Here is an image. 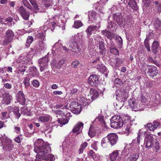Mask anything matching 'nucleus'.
I'll return each mask as SVG.
<instances>
[{"label":"nucleus","mask_w":161,"mask_h":161,"mask_svg":"<svg viewBox=\"0 0 161 161\" xmlns=\"http://www.w3.org/2000/svg\"><path fill=\"white\" fill-rule=\"evenodd\" d=\"M139 157L138 153L128 154L126 158L127 161H136Z\"/></svg>","instance_id":"19"},{"label":"nucleus","mask_w":161,"mask_h":161,"mask_svg":"<svg viewBox=\"0 0 161 161\" xmlns=\"http://www.w3.org/2000/svg\"><path fill=\"white\" fill-rule=\"evenodd\" d=\"M33 41V37L31 36H29L28 37L26 41V44H25L26 47H30V44Z\"/></svg>","instance_id":"45"},{"label":"nucleus","mask_w":161,"mask_h":161,"mask_svg":"<svg viewBox=\"0 0 161 161\" xmlns=\"http://www.w3.org/2000/svg\"><path fill=\"white\" fill-rule=\"evenodd\" d=\"M30 78L28 76H26L24 78L23 83L24 84L25 88H27V87L30 85Z\"/></svg>","instance_id":"33"},{"label":"nucleus","mask_w":161,"mask_h":161,"mask_svg":"<svg viewBox=\"0 0 161 161\" xmlns=\"http://www.w3.org/2000/svg\"><path fill=\"white\" fill-rule=\"evenodd\" d=\"M147 73L149 75L154 77L157 75L158 73V70L156 66H149L148 67Z\"/></svg>","instance_id":"16"},{"label":"nucleus","mask_w":161,"mask_h":161,"mask_svg":"<svg viewBox=\"0 0 161 161\" xmlns=\"http://www.w3.org/2000/svg\"><path fill=\"white\" fill-rule=\"evenodd\" d=\"M19 109L17 108H15L13 109V112L14 113L15 117L16 119H18L21 116L20 114L19 113Z\"/></svg>","instance_id":"36"},{"label":"nucleus","mask_w":161,"mask_h":161,"mask_svg":"<svg viewBox=\"0 0 161 161\" xmlns=\"http://www.w3.org/2000/svg\"><path fill=\"white\" fill-rule=\"evenodd\" d=\"M37 37L39 39L43 41H45V31H44L43 32L39 33L37 34Z\"/></svg>","instance_id":"38"},{"label":"nucleus","mask_w":161,"mask_h":161,"mask_svg":"<svg viewBox=\"0 0 161 161\" xmlns=\"http://www.w3.org/2000/svg\"><path fill=\"white\" fill-rule=\"evenodd\" d=\"M3 98L2 100V103L3 104H9L12 100V96L9 93H6L3 95Z\"/></svg>","instance_id":"17"},{"label":"nucleus","mask_w":161,"mask_h":161,"mask_svg":"<svg viewBox=\"0 0 161 161\" xmlns=\"http://www.w3.org/2000/svg\"><path fill=\"white\" fill-rule=\"evenodd\" d=\"M108 24L107 26L108 29L112 31H114L116 27V24L111 21H110V22L108 21Z\"/></svg>","instance_id":"34"},{"label":"nucleus","mask_w":161,"mask_h":161,"mask_svg":"<svg viewBox=\"0 0 161 161\" xmlns=\"http://www.w3.org/2000/svg\"><path fill=\"white\" fill-rule=\"evenodd\" d=\"M154 138L153 136L151 134L147 135L144 139L145 147L148 149H149L153 145Z\"/></svg>","instance_id":"8"},{"label":"nucleus","mask_w":161,"mask_h":161,"mask_svg":"<svg viewBox=\"0 0 161 161\" xmlns=\"http://www.w3.org/2000/svg\"><path fill=\"white\" fill-rule=\"evenodd\" d=\"M96 13L94 11H92L89 15V20L88 22L89 23H91L95 20L96 18Z\"/></svg>","instance_id":"26"},{"label":"nucleus","mask_w":161,"mask_h":161,"mask_svg":"<svg viewBox=\"0 0 161 161\" xmlns=\"http://www.w3.org/2000/svg\"><path fill=\"white\" fill-rule=\"evenodd\" d=\"M108 50L110 52L114 55H117L119 54V52L118 49L115 47L114 44H110L108 45Z\"/></svg>","instance_id":"18"},{"label":"nucleus","mask_w":161,"mask_h":161,"mask_svg":"<svg viewBox=\"0 0 161 161\" xmlns=\"http://www.w3.org/2000/svg\"><path fill=\"white\" fill-rule=\"evenodd\" d=\"M109 142L107 137H104L102 140L101 145L103 148H106L108 146Z\"/></svg>","instance_id":"28"},{"label":"nucleus","mask_w":161,"mask_h":161,"mask_svg":"<svg viewBox=\"0 0 161 161\" xmlns=\"http://www.w3.org/2000/svg\"><path fill=\"white\" fill-rule=\"evenodd\" d=\"M30 70L31 72H33L35 74V75H37V74L38 73V69L35 66L30 67Z\"/></svg>","instance_id":"56"},{"label":"nucleus","mask_w":161,"mask_h":161,"mask_svg":"<svg viewBox=\"0 0 161 161\" xmlns=\"http://www.w3.org/2000/svg\"><path fill=\"white\" fill-rule=\"evenodd\" d=\"M117 42L119 44V47H121L123 43V41L122 38L120 36H118L117 37Z\"/></svg>","instance_id":"57"},{"label":"nucleus","mask_w":161,"mask_h":161,"mask_svg":"<svg viewBox=\"0 0 161 161\" xmlns=\"http://www.w3.org/2000/svg\"><path fill=\"white\" fill-rule=\"evenodd\" d=\"M30 2L35 9H38V6L35 0H31Z\"/></svg>","instance_id":"53"},{"label":"nucleus","mask_w":161,"mask_h":161,"mask_svg":"<svg viewBox=\"0 0 161 161\" xmlns=\"http://www.w3.org/2000/svg\"><path fill=\"white\" fill-rule=\"evenodd\" d=\"M18 11L23 19L26 20H28L30 15V13L27 11L22 6L18 8Z\"/></svg>","instance_id":"11"},{"label":"nucleus","mask_w":161,"mask_h":161,"mask_svg":"<svg viewBox=\"0 0 161 161\" xmlns=\"http://www.w3.org/2000/svg\"><path fill=\"white\" fill-rule=\"evenodd\" d=\"M94 41L96 44L99 45L100 52L103 53L104 51V45L103 42V39L99 35H96L94 36Z\"/></svg>","instance_id":"6"},{"label":"nucleus","mask_w":161,"mask_h":161,"mask_svg":"<svg viewBox=\"0 0 161 161\" xmlns=\"http://www.w3.org/2000/svg\"><path fill=\"white\" fill-rule=\"evenodd\" d=\"M147 126L148 130L151 131H153L156 129L153 125V124H147Z\"/></svg>","instance_id":"52"},{"label":"nucleus","mask_w":161,"mask_h":161,"mask_svg":"<svg viewBox=\"0 0 161 161\" xmlns=\"http://www.w3.org/2000/svg\"><path fill=\"white\" fill-rule=\"evenodd\" d=\"M110 125L112 127L117 129L123 125L122 119L119 116L114 115L110 119Z\"/></svg>","instance_id":"4"},{"label":"nucleus","mask_w":161,"mask_h":161,"mask_svg":"<svg viewBox=\"0 0 161 161\" xmlns=\"http://www.w3.org/2000/svg\"><path fill=\"white\" fill-rule=\"evenodd\" d=\"M32 84L34 87L36 88L38 87L40 85L39 81L36 80H33L32 81Z\"/></svg>","instance_id":"54"},{"label":"nucleus","mask_w":161,"mask_h":161,"mask_svg":"<svg viewBox=\"0 0 161 161\" xmlns=\"http://www.w3.org/2000/svg\"><path fill=\"white\" fill-rule=\"evenodd\" d=\"M129 104L132 110L135 111L143 110L144 108V105L140 103L139 100L135 98L130 99Z\"/></svg>","instance_id":"3"},{"label":"nucleus","mask_w":161,"mask_h":161,"mask_svg":"<svg viewBox=\"0 0 161 161\" xmlns=\"http://www.w3.org/2000/svg\"><path fill=\"white\" fill-rule=\"evenodd\" d=\"M96 122H99L101 124L102 126L104 128V129H107L108 127L106 125L105 122L103 119V117L102 115H99L95 119Z\"/></svg>","instance_id":"21"},{"label":"nucleus","mask_w":161,"mask_h":161,"mask_svg":"<svg viewBox=\"0 0 161 161\" xmlns=\"http://www.w3.org/2000/svg\"><path fill=\"white\" fill-rule=\"evenodd\" d=\"M48 56H46L45 57L39 59L38 63L39 64H41V63L42 64L48 65Z\"/></svg>","instance_id":"29"},{"label":"nucleus","mask_w":161,"mask_h":161,"mask_svg":"<svg viewBox=\"0 0 161 161\" xmlns=\"http://www.w3.org/2000/svg\"><path fill=\"white\" fill-rule=\"evenodd\" d=\"M5 39L3 40V44L7 45L13 39L14 36V32L11 30H8L6 32Z\"/></svg>","instance_id":"9"},{"label":"nucleus","mask_w":161,"mask_h":161,"mask_svg":"<svg viewBox=\"0 0 161 161\" xmlns=\"http://www.w3.org/2000/svg\"><path fill=\"white\" fill-rule=\"evenodd\" d=\"M97 62V65L96 66V68L100 71V70L102 68V66H103V64H102L99 61V58H97L95 60H94L93 62V63H94Z\"/></svg>","instance_id":"41"},{"label":"nucleus","mask_w":161,"mask_h":161,"mask_svg":"<svg viewBox=\"0 0 161 161\" xmlns=\"http://www.w3.org/2000/svg\"><path fill=\"white\" fill-rule=\"evenodd\" d=\"M115 61L116 62L115 65L116 66H118L122 63V60L118 58H115Z\"/></svg>","instance_id":"61"},{"label":"nucleus","mask_w":161,"mask_h":161,"mask_svg":"<svg viewBox=\"0 0 161 161\" xmlns=\"http://www.w3.org/2000/svg\"><path fill=\"white\" fill-rule=\"evenodd\" d=\"M98 92L96 90L91 88L88 96L89 97H90L92 100H93L96 99L98 97Z\"/></svg>","instance_id":"20"},{"label":"nucleus","mask_w":161,"mask_h":161,"mask_svg":"<svg viewBox=\"0 0 161 161\" xmlns=\"http://www.w3.org/2000/svg\"><path fill=\"white\" fill-rule=\"evenodd\" d=\"M69 109L71 111L76 114H79L80 112V106L77 103L73 102L70 103Z\"/></svg>","instance_id":"7"},{"label":"nucleus","mask_w":161,"mask_h":161,"mask_svg":"<svg viewBox=\"0 0 161 161\" xmlns=\"http://www.w3.org/2000/svg\"><path fill=\"white\" fill-rule=\"evenodd\" d=\"M100 70V71L103 73H105V74H106L108 72V70L107 69L106 67L104 65L102 66V68Z\"/></svg>","instance_id":"60"},{"label":"nucleus","mask_w":161,"mask_h":161,"mask_svg":"<svg viewBox=\"0 0 161 161\" xmlns=\"http://www.w3.org/2000/svg\"><path fill=\"white\" fill-rule=\"evenodd\" d=\"M128 5L134 10H136L137 9V4L135 0H130L128 3Z\"/></svg>","instance_id":"31"},{"label":"nucleus","mask_w":161,"mask_h":161,"mask_svg":"<svg viewBox=\"0 0 161 161\" xmlns=\"http://www.w3.org/2000/svg\"><path fill=\"white\" fill-rule=\"evenodd\" d=\"M119 155L118 150H115L114 151L110 154V160L111 161H115L117 158L118 157Z\"/></svg>","instance_id":"24"},{"label":"nucleus","mask_w":161,"mask_h":161,"mask_svg":"<svg viewBox=\"0 0 161 161\" xmlns=\"http://www.w3.org/2000/svg\"><path fill=\"white\" fill-rule=\"evenodd\" d=\"M53 0H43L42 3L45 7L48 8L52 5Z\"/></svg>","instance_id":"37"},{"label":"nucleus","mask_w":161,"mask_h":161,"mask_svg":"<svg viewBox=\"0 0 161 161\" xmlns=\"http://www.w3.org/2000/svg\"><path fill=\"white\" fill-rule=\"evenodd\" d=\"M96 132L94 128L92 126H91L89 130L88 134L91 138L93 137L95 135Z\"/></svg>","instance_id":"30"},{"label":"nucleus","mask_w":161,"mask_h":161,"mask_svg":"<svg viewBox=\"0 0 161 161\" xmlns=\"http://www.w3.org/2000/svg\"><path fill=\"white\" fill-rule=\"evenodd\" d=\"M157 101H161V92H158L156 95Z\"/></svg>","instance_id":"64"},{"label":"nucleus","mask_w":161,"mask_h":161,"mask_svg":"<svg viewBox=\"0 0 161 161\" xmlns=\"http://www.w3.org/2000/svg\"><path fill=\"white\" fill-rule=\"evenodd\" d=\"M153 123L154 126L156 129L161 124V118L160 119H158L154 120Z\"/></svg>","instance_id":"48"},{"label":"nucleus","mask_w":161,"mask_h":161,"mask_svg":"<svg viewBox=\"0 0 161 161\" xmlns=\"http://www.w3.org/2000/svg\"><path fill=\"white\" fill-rule=\"evenodd\" d=\"M83 95L81 94V108L85 109L90 103L89 98L86 97V95L83 93Z\"/></svg>","instance_id":"12"},{"label":"nucleus","mask_w":161,"mask_h":161,"mask_svg":"<svg viewBox=\"0 0 161 161\" xmlns=\"http://www.w3.org/2000/svg\"><path fill=\"white\" fill-rule=\"evenodd\" d=\"M122 126L123 127V130L125 133H128L130 132L131 126L129 123H126L123 124V125Z\"/></svg>","instance_id":"35"},{"label":"nucleus","mask_w":161,"mask_h":161,"mask_svg":"<svg viewBox=\"0 0 161 161\" xmlns=\"http://www.w3.org/2000/svg\"><path fill=\"white\" fill-rule=\"evenodd\" d=\"M74 40L77 45L80 44V33H78L74 36Z\"/></svg>","instance_id":"47"},{"label":"nucleus","mask_w":161,"mask_h":161,"mask_svg":"<svg viewBox=\"0 0 161 161\" xmlns=\"http://www.w3.org/2000/svg\"><path fill=\"white\" fill-rule=\"evenodd\" d=\"M139 100H140V101H139L140 103L141 102L142 103H145L146 101V99L145 97L142 95L141 96V97L139 98Z\"/></svg>","instance_id":"62"},{"label":"nucleus","mask_w":161,"mask_h":161,"mask_svg":"<svg viewBox=\"0 0 161 161\" xmlns=\"http://www.w3.org/2000/svg\"><path fill=\"white\" fill-rule=\"evenodd\" d=\"M102 33L103 35L106 36L107 37L110 39H111L112 38V36L110 35V32L108 31L103 30L102 31Z\"/></svg>","instance_id":"49"},{"label":"nucleus","mask_w":161,"mask_h":161,"mask_svg":"<svg viewBox=\"0 0 161 161\" xmlns=\"http://www.w3.org/2000/svg\"><path fill=\"white\" fill-rule=\"evenodd\" d=\"M99 81L98 76L95 75H92L89 78L88 82L90 85L95 86L98 83Z\"/></svg>","instance_id":"14"},{"label":"nucleus","mask_w":161,"mask_h":161,"mask_svg":"<svg viewBox=\"0 0 161 161\" xmlns=\"http://www.w3.org/2000/svg\"><path fill=\"white\" fill-rule=\"evenodd\" d=\"M114 83L116 84L121 85L123 84V82L120 79L117 78L115 79V80L114 81Z\"/></svg>","instance_id":"63"},{"label":"nucleus","mask_w":161,"mask_h":161,"mask_svg":"<svg viewBox=\"0 0 161 161\" xmlns=\"http://www.w3.org/2000/svg\"><path fill=\"white\" fill-rule=\"evenodd\" d=\"M22 2L25 6L30 10L32 11L33 9L32 7L27 0H22Z\"/></svg>","instance_id":"39"},{"label":"nucleus","mask_w":161,"mask_h":161,"mask_svg":"<svg viewBox=\"0 0 161 161\" xmlns=\"http://www.w3.org/2000/svg\"><path fill=\"white\" fill-rule=\"evenodd\" d=\"M55 113L56 114L60 115L62 116H65V115L64 113V112L63 111L59 110H57L55 111Z\"/></svg>","instance_id":"58"},{"label":"nucleus","mask_w":161,"mask_h":161,"mask_svg":"<svg viewBox=\"0 0 161 161\" xmlns=\"http://www.w3.org/2000/svg\"><path fill=\"white\" fill-rule=\"evenodd\" d=\"M58 122L62 125H64L68 122V120L66 119L62 118L58 119Z\"/></svg>","instance_id":"44"},{"label":"nucleus","mask_w":161,"mask_h":161,"mask_svg":"<svg viewBox=\"0 0 161 161\" xmlns=\"http://www.w3.org/2000/svg\"><path fill=\"white\" fill-rule=\"evenodd\" d=\"M80 122H79L74 126L72 130L74 133H76L77 135L79 134L80 132Z\"/></svg>","instance_id":"25"},{"label":"nucleus","mask_w":161,"mask_h":161,"mask_svg":"<svg viewBox=\"0 0 161 161\" xmlns=\"http://www.w3.org/2000/svg\"><path fill=\"white\" fill-rule=\"evenodd\" d=\"M153 24L156 28L161 31V22L158 19H156L154 21Z\"/></svg>","instance_id":"32"},{"label":"nucleus","mask_w":161,"mask_h":161,"mask_svg":"<svg viewBox=\"0 0 161 161\" xmlns=\"http://www.w3.org/2000/svg\"><path fill=\"white\" fill-rule=\"evenodd\" d=\"M124 104V103H121L118 101L116 103H114V106L117 110L120 109Z\"/></svg>","instance_id":"40"},{"label":"nucleus","mask_w":161,"mask_h":161,"mask_svg":"<svg viewBox=\"0 0 161 161\" xmlns=\"http://www.w3.org/2000/svg\"><path fill=\"white\" fill-rule=\"evenodd\" d=\"M160 49V45L159 42L156 41H154L152 45V50L154 53Z\"/></svg>","instance_id":"22"},{"label":"nucleus","mask_w":161,"mask_h":161,"mask_svg":"<svg viewBox=\"0 0 161 161\" xmlns=\"http://www.w3.org/2000/svg\"><path fill=\"white\" fill-rule=\"evenodd\" d=\"M128 97V92L126 90L118 91L116 93V98L118 101L122 103L126 101Z\"/></svg>","instance_id":"5"},{"label":"nucleus","mask_w":161,"mask_h":161,"mask_svg":"<svg viewBox=\"0 0 161 161\" xmlns=\"http://www.w3.org/2000/svg\"><path fill=\"white\" fill-rule=\"evenodd\" d=\"M108 0H100L99 3H97L95 4V6H97L98 4L99 5V7H101L103 5H105Z\"/></svg>","instance_id":"55"},{"label":"nucleus","mask_w":161,"mask_h":161,"mask_svg":"<svg viewBox=\"0 0 161 161\" xmlns=\"http://www.w3.org/2000/svg\"><path fill=\"white\" fill-rule=\"evenodd\" d=\"M113 18L119 25L121 26H125V22L124 19L123 20L122 14H114Z\"/></svg>","instance_id":"10"},{"label":"nucleus","mask_w":161,"mask_h":161,"mask_svg":"<svg viewBox=\"0 0 161 161\" xmlns=\"http://www.w3.org/2000/svg\"><path fill=\"white\" fill-rule=\"evenodd\" d=\"M111 145H114L117 142L118 136L116 134L110 133L106 136Z\"/></svg>","instance_id":"15"},{"label":"nucleus","mask_w":161,"mask_h":161,"mask_svg":"<svg viewBox=\"0 0 161 161\" xmlns=\"http://www.w3.org/2000/svg\"><path fill=\"white\" fill-rule=\"evenodd\" d=\"M97 142H93L91 145L92 148L96 151H97Z\"/></svg>","instance_id":"59"},{"label":"nucleus","mask_w":161,"mask_h":161,"mask_svg":"<svg viewBox=\"0 0 161 161\" xmlns=\"http://www.w3.org/2000/svg\"><path fill=\"white\" fill-rule=\"evenodd\" d=\"M16 97L18 102H19L23 105L25 104L26 98L23 91H19L17 93Z\"/></svg>","instance_id":"13"},{"label":"nucleus","mask_w":161,"mask_h":161,"mask_svg":"<svg viewBox=\"0 0 161 161\" xmlns=\"http://www.w3.org/2000/svg\"><path fill=\"white\" fill-rule=\"evenodd\" d=\"M51 119V117L49 115H45L44 116H41L39 117L38 120L42 123L48 122Z\"/></svg>","instance_id":"23"},{"label":"nucleus","mask_w":161,"mask_h":161,"mask_svg":"<svg viewBox=\"0 0 161 161\" xmlns=\"http://www.w3.org/2000/svg\"><path fill=\"white\" fill-rule=\"evenodd\" d=\"M34 151L37 154L35 161H42L46 160L47 161H52L53 156L48 153L51 150L49 145L44 143L41 139L36 140L35 143Z\"/></svg>","instance_id":"1"},{"label":"nucleus","mask_w":161,"mask_h":161,"mask_svg":"<svg viewBox=\"0 0 161 161\" xmlns=\"http://www.w3.org/2000/svg\"><path fill=\"white\" fill-rule=\"evenodd\" d=\"M149 38H148V37H147L145 39L144 42L145 46L148 52H150V48L149 43Z\"/></svg>","instance_id":"43"},{"label":"nucleus","mask_w":161,"mask_h":161,"mask_svg":"<svg viewBox=\"0 0 161 161\" xmlns=\"http://www.w3.org/2000/svg\"><path fill=\"white\" fill-rule=\"evenodd\" d=\"M97 31V27L95 26L91 25L89 26L86 30V32L90 35Z\"/></svg>","instance_id":"27"},{"label":"nucleus","mask_w":161,"mask_h":161,"mask_svg":"<svg viewBox=\"0 0 161 161\" xmlns=\"http://www.w3.org/2000/svg\"><path fill=\"white\" fill-rule=\"evenodd\" d=\"M40 68V71L41 72L43 71L44 70H47L48 69V65L42 64H39Z\"/></svg>","instance_id":"46"},{"label":"nucleus","mask_w":161,"mask_h":161,"mask_svg":"<svg viewBox=\"0 0 161 161\" xmlns=\"http://www.w3.org/2000/svg\"><path fill=\"white\" fill-rule=\"evenodd\" d=\"M153 0H142V4L143 6L146 8L149 7L150 3Z\"/></svg>","instance_id":"42"},{"label":"nucleus","mask_w":161,"mask_h":161,"mask_svg":"<svg viewBox=\"0 0 161 161\" xmlns=\"http://www.w3.org/2000/svg\"><path fill=\"white\" fill-rule=\"evenodd\" d=\"M141 130H139L136 139L133 140L131 143L126 145L124 149L121 152L122 155H125L127 154V155L128 154H130L129 153L130 150H131L132 148H134V146L135 144H137V145L140 144V140L142 139L141 136L143 135V133L141 132Z\"/></svg>","instance_id":"2"},{"label":"nucleus","mask_w":161,"mask_h":161,"mask_svg":"<svg viewBox=\"0 0 161 161\" xmlns=\"http://www.w3.org/2000/svg\"><path fill=\"white\" fill-rule=\"evenodd\" d=\"M39 48L42 50H44L46 49V46L42 41H40L39 43Z\"/></svg>","instance_id":"50"},{"label":"nucleus","mask_w":161,"mask_h":161,"mask_svg":"<svg viewBox=\"0 0 161 161\" xmlns=\"http://www.w3.org/2000/svg\"><path fill=\"white\" fill-rule=\"evenodd\" d=\"M80 27V21L79 20L75 21L73 27L75 28L78 29Z\"/></svg>","instance_id":"51"}]
</instances>
